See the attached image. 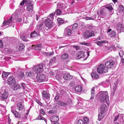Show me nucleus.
<instances>
[{
    "mask_svg": "<svg viewBox=\"0 0 124 124\" xmlns=\"http://www.w3.org/2000/svg\"><path fill=\"white\" fill-rule=\"evenodd\" d=\"M44 24V23L43 22L39 24L36 28L35 31L31 33V37L32 38L36 37L39 35L40 31H45L46 26H45Z\"/></svg>",
    "mask_w": 124,
    "mask_h": 124,
    "instance_id": "nucleus-1",
    "label": "nucleus"
},
{
    "mask_svg": "<svg viewBox=\"0 0 124 124\" xmlns=\"http://www.w3.org/2000/svg\"><path fill=\"white\" fill-rule=\"evenodd\" d=\"M108 93L107 91H101L97 95L99 98L101 100L102 102L106 103L108 105L109 104V96L108 95Z\"/></svg>",
    "mask_w": 124,
    "mask_h": 124,
    "instance_id": "nucleus-2",
    "label": "nucleus"
},
{
    "mask_svg": "<svg viewBox=\"0 0 124 124\" xmlns=\"http://www.w3.org/2000/svg\"><path fill=\"white\" fill-rule=\"evenodd\" d=\"M113 9L111 5L110 4H108L105 6L102 7L100 10L101 14L103 16L107 15L108 10L111 11Z\"/></svg>",
    "mask_w": 124,
    "mask_h": 124,
    "instance_id": "nucleus-3",
    "label": "nucleus"
},
{
    "mask_svg": "<svg viewBox=\"0 0 124 124\" xmlns=\"http://www.w3.org/2000/svg\"><path fill=\"white\" fill-rule=\"evenodd\" d=\"M32 70L36 74L42 72L44 70L43 64L41 63L37 65L34 66Z\"/></svg>",
    "mask_w": 124,
    "mask_h": 124,
    "instance_id": "nucleus-4",
    "label": "nucleus"
},
{
    "mask_svg": "<svg viewBox=\"0 0 124 124\" xmlns=\"http://www.w3.org/2000/svg\"><path fill=\"white\" fill-rule=\"evenodd\" d=\"M97 71L99 73L102 74L108 72L107 68L105 67L103 64H100L97 67Z\"/></svg>",
    "mask_w": 124,
    "mask_h": 124,
    "instance_id": "nucleus-5",
    "label": "nucleus"
},
{
    "mask_svg": "<svg viewBox=\"0 0 124 124\" xmlns=\"http://www.w3.org/2000/svg\"><path fill=\"white\" fill-rule=\"evenodd\" d=\"M25 4L26 5V10L32 12L33 10V4L32 3V1L30 0H26Z\"/></svg>",
    "mask_w": 124,
    "mask_h": 124,
    "instance_id": "nucleus-6",
    "label": "nucleus"
},
{
    "mask_svg": "<svg viewBox=\"0 0 124 124\" xmlns=\"http://www.w3.org/2000/svg\"><path fill=\"white\" fill-rule=\"evenodd\" d=\"M46 78L45 76L42 74L38 75L36 77L37 81L39 83L44 81L45 80Z\"/></svg>",
    "mask_w": 124,
    "mask_h": 124,
    "instance_id": "nucleus-7",
    "label": "nucleus"
},
{
    "mask_svg": "<svg viewBox=\"0 0 124 124\" xmlns=\"http://www.w3.org/2000/svg\"><path fill=\"white\" fill-rule=\"evenodd\" d=\"M14 19V16H12L11 17L8 19L7 21H4L3 23V25L4 26L9 25L12 23Z\"/></svg>",
    "mask_w": 124,
    "mask_h": 124,
    "instance_id": "nucleus-8",
    "label": "nucleus"
},
{
    "mask_svg": "<svg viewBox=\"0 0 124 124\" xmlns=\"http://www.w3.org/2000/svg\"><path fill=\"white\" fill-rule=\"evenodd\" d=\"M52 21L50 18H47L45 19V23L46 25V26L50 28L52 26Z\"/></svg>",
    "mask_w": 124,
    "mask_h": 124,
    "instance_id": "nucleus-9",
    "label": "nucleus"
},
{
    "mask_svg": "<svg viewBox=\"0 0 124 124\" xmlns=\"http://www.w3.org/2000/svg\"><path fill=\"white\" fill-rule=\"evenodd\" d=\"M73 31H72L71 27L69 26L67 27L65 30L64 32V34L66 36L67 35H69L73 32Z\"/></svg>",
    "mask_w": 124,
    "mask_h": 124,
    "instance_id": "nucleus-10",
    "label": "nucleus"
},
{
    "mask_svg": "<svg viewBox=\"0 0 124 124\" xmlns=\"http://www.w3.org/2000/svg\"><path fill=\"white\" fill-rule=\"evenodd\" d=\"M115 62L112 60H110L107 62L105 64L106 68H111L114 64Z\"/></svg>",
    "mask_w": 124,
    "mask_h": 124,
    "instance_id": "nucleus-11",
    "label": "nucleus"
},
{
    "mask_svg": "<svg viewBox=\"0 0 124 124\" xmlns=\"http://www.w3.org/2000/svg\"><path fill=\"white\" fill-rule=\"evenodd\" d=\"M16 81L14 78L13 76L9 77L8 79L7 83L10 85L14 84Z\"/></svg>",
    "mask_w": 124,
    "mask_h": 124,
    "instance_id": "nucleus-12",
    "label": "nucleus"
},
{
    "mask_svg": "<svg viewBox=\"0 0 124 124\" xmlns=\"http://www.w3.org/2000/svg\"><path fill=\"white\" fill-rule=\"evenodd\" d=\"M107 109V106L105 104L103 103L101 106L100 110L101 112V113L102 114H103L106 111Z\"/></svg>",
    "mask_w": 124,
    "mask_h": 124,
    "instance_id": "nucleus-13",
    "label": "nucleus"
},
{
    "mask_svg": "<svg viewBox=\"0 0 124 124\" xmlns=\"http://www.w3.org/2000/svg\"><path fill=\"white\" fill-rule=\"evenodd\" d=\"M84 52L82 51H79L76 55V58L78 59H79L83 57L84 55Z\"/></svg>",
    "mask_w": 124,
    "mask_h": 124,
    "instance_id": "nucleus-14",
    "label": "nucleus"
},
{
    "mask_svg": "<svg viewBox=\"0 0 124 124\" xmlns=\"http://www.w3.org/2000/svg\"><path fill=\"white\" fill-rule=\"evenodd\" d=\"M92 31H91L90 33V31L87 30L84 32V37L87 39L89 38L90 37H91L92 36Z\"/></svg>",
    "mask_w": 124,
    "mask_h": 124,
    "instance_id": "nucleus-15",
    "label": "nucleus"
},
{
    "mask_svg": "<svg viewBox=\"0 0 124 124\" xmlns=\"http://www.w3.org/2000/svg\"><path fill=\"white\" fill-rule=\"evenodd\" d=\"M17 109H18L19 111H20L24 109V105L22 104V102H21L17 103Z\"/></svg>",
    "mask_w": 124,
    "mask_h": 124,
    "instance_id": "nucleus-16",
    "label": "nucleus"
},
{
    "mask_svg": "<svg viewBox=\"0 0 124 124\" xmlns=\"http://www.w3.org/2000/svg\"><path fill=\"white\" fill-rule=\"evenodd\" d=\"M63 77V74L61 73L57 74L55 76V78L59 81H60L62 80Z\"/></svg>",
    "mask_w": 124,
    "mask_h": 124,
    "instance_id": "nucleus-17",
    "label": "nucleus"
},
{
    "mask_svg": "<svg viewBox=\"0 0 124 124\" xmlns=\"http://www.w3.org/2000/svg\"><path fill=\"white\" fill-rule=\"evenodd\" d=\"M73 78V76L69 74H66L64 75L63 74V78L66 80H69Z\"/></svg>",
    "mask_w": 124,
    "mask_h": 124,
    "instance_id": "nucleus-18",
    "label": "nucleus"
},
{
    "mask_svg": "<svg viewBox=\"0 0 124 124\" xmlns=\"http://www.w3.org/2000/svg\"><path fill=\"white\" fill-rule=\"evenodd\" d=\"M13 15H14V19L16 20V22L19 23L22 21V19L18 18V16L17 13H15Z\"/></svg>",
    "mask_w": 124,
    "mask_h": 124,
    "instance_id": "nucleus-19",
    "label": "nucleus"
},
{
    "mask_svg": "<svg viewBox=\"0 0 124 124\" xmlns=\"http://www.w3.org/2000/svg\"><path fill=\"white\" fill-rule=\"evenodd\" d=\"M59 119V116L57 115H55L50 118V120L52 122L55 123L57 122Z\"/></svg>",
    "mask_w": 124,
    "mask_h": 124,
    "instance_id": "nucleus-20",
    "label": "nucleus"
},
{
    "mask_svg": "<svg viewBox=\"0 0 124 124\" xmlns=\"http://www.w3.org/2000/svg\"><path fill=\"white\" fill-rule=\"evenodd\" d=\"M8 95V92L5 91L0 96V97L2 100H5L7 99Z\"/></svg>",
    "mask_w": 124,
    "mask_h": 124,
    "instance_id": "nucleus-21",
    "label": "nucleus"
},
{
    "mask_svg": "<svg viewBox=\"0 0 124 124\" xmlns=\"http://www.w3.org/2000/svg\"><path fill=\"white\" fill-rule=\"evenodd\" d=\"M43 97H44L48 99L49 98V94L47 93L46 91H43L42 92Z\"/></svg>",
    "mask_w": 124,
    "mask_h": 124,
    "instance_id": "nucleus-22",
    "label": "nucleus"
},
{
    "mask_svg": "<svg viewBox=\"0 0 124 124\" xmlns=\"http://www.w3.org/2000/svg\"><path fill=\"white\" fill-rule=\"evenodd\" d=\"M117 30V31H120V32H124V28L122 27V24H119L118 25Z\"/></svg>",
    "mask_w": 124,
    "mask_h": 124,
    "instance_id": "nucleus-23",
    "label": "nucleus"
},
{
    "mask_svg": "<svg viewBox=\"0 0 124 124\" xmlns=\"http://www.w3.org/2000/svg\"><path fill=\"white\" fill-rule=\"evenodd\" d=\"M12 112L15 115V117L17 118H19L20 117V115L17 111L15 110H13L12 111Z\"/></svg>",
    "mask_w": 124,
    "mask_h": 124,
    "instance_id": "nucleus-24",
    "label": "nucleus"
},
{
    "mask_svg": "<svg viewBox=\"0 0 124 124\" xmlns=\"http://www.w3.org/2000/svg\"><path fill=\"white\" fill-rule=\"evenodd\" d=\"M69 55L67 53H65L62 54L61 56V58L63 60H66L68 58Z\"/></svg>",
    "mask_w": 124,
    "mask_h": 124,
    "instance_id": "nucleus-25",
    "label": "nucleus"
},
{
    "mask_svg": "<svg viewBox=\"0 0 124 124\" xmlns=\"http://www.w3.org/2000/svg\"><path fill=\"white\" fill-rule=\"evenodd\" d=\"M57 104L59 106L63 107L66 106L67 104L66 103L60 101H59L57 102Z\"/></svg>",
    "mask_w": 124,
    "mask_h": 124,
    "instance_id": "nucleus-26",
    "label": "nucleus"
},
{
    "mask_svg": "<svg viewBox=\"0 0 124 124\" xmlns=\"http://www.w3.org/2000/svg\"><path fill=\"white\" fill-rule=\"evenodd\" d=\"M82 88L81 86L80 85H78L76 86L75 88L76 91L78 92H80L82 90Z\"/></svg>",
    "mask_w": 124,
    "mask_h": 124,
    "instance_id": "nucleus-27",
    "label": "nucleus"
},
{
    "mask_svg": "<svg viewBox=\"0 0 124 124\" xmlns=\"http://www.w3.org/2000/svg\"><path fill=\"white\" fill-rule=\"evenodd\" d=\"M116 33L114 31H111L109 34V36L110 37H113L116 36Z\"/></svg>",
    "mask_w": 124,
    "mask_h": 124,
    "instance_id": "nucleus-28",
    "label": "nucleus"
},
{
    "mask_svg": "<svg viewBox=\"0 0 124 124\" xmlns=\"http://www.w3.org/2000/svg\"><path fill=\"white\" fill-rule=\"evenodd\" d=\"M115 117L114 119V121H116L118 119L119 115V114L118 112H115L113 114Z\"/></svg>",
    "mask_w": 124,
    "mask_h": 124,
    "instance_id": "nucleus-29",
    "label": "nucleus"
},
{
    "mask_svg": "<svg viewBox=\"0 0 124 124\" xmlns=\"http://www.w3.org/2000/svg\"><path fill=\"white\" fill-rule=\"evenodd\" d=\"M18 49L20 51L22 50L24 47V45L22 43H20L18 44Z\"/></svg>",
    "mask_w": 124,
    "mask_h": 124,
    "instance_id": "nucleus-30",
    "label": "nucleus"
},
{
    "mask_svg": "<svg viewBox=\"0 0 124 124\" xmlns=\"http://www.w3.org/2000/svg\"><path fill=\"white\" fill-rule=\"evenodd\" d=\"M37 119L39 120H43L44 121L46 122V124H47V120L46 119H45L43 117H42L40 115H39L37 117Z\"/></svg>",
    "mask_w": 124,
    "mask_h": 124,
    "instance_id": "nucleus-31",
    "label": "nucleus"
},
{
    "mask_svg": "<svg viewBox=\"0 0 124 124\" xmlns=\"http://www.w3.org/2000/svg\"><path fill=\"white\" fill-rule=\"evenodd\" d=\"M77 23H75L73 24L72 26H69L71 27L72 31H74V30H75L77 28Z\"/></svg>",
    "mask_w": 124,
    "mask_h": 124,
    "instance_id": "nucleus-32",
    "label": "nucleus"
},
{
    "mask_svg": "<svg viewBox=\"0 0 124 124\" xmlns=\"http://www.w3.org/2000/svg\"><path fill=\"white\" fill-rule=\"evenodd\" d=\"M35 50H40L42 47V45L41 44H39L35 45Z\"/></svg>",
    "mask_w": 124,
    "mask_h": 124,
    "instance_id": "nucleus-33",
    "label": "nucleus"
},
{
    "mask_svg": "<svg viewBox=\"0 0 124 124\" xmlns=\"http://www.w3.org/2000/svg\"><path fill=\"white\" fill-rule=\"evenodd\" d=\"M57 22L59 25H61L63 24L64 22L62 18H58L57 19Z\"/></svg>",
    "mask_w": 124,
    "mask_h": 124,
    "instance_id": "nucleus-34",
    "label": "nucleus"
},
{
    "mask_svg": "<svg viewBox=\"0 0 124 124\" xmlns=\"http://www.w3.org/2000/svg\"><path fill=\"white\" fill-rule=\"evenodd\" d=\"M54 54V52L52 51L51 52H46L45 54L47 56H51L53 55Z\"/></svg>",
    "mask_w": 124,
    "mask_h": 124,
    "instance_id": "nucleus-35",
    "label": "nucleus"
},
{
    "mask_svg": "<svg viewBox=\"0 0 124 124\" xmlns=\"http://www.w3.org/2000/svg\"><path fill=\"white\" fill-rule=\"evenodd\" d=\"M84 120V124H87L89 123V119L87 117H84L83 118Z\"/></svg>",
    "mask_w": 124,
    "mask_h": 124,
    "instance_id": "nucleus-36",
    "label": "nucleus"
},
{
    "mask_svg": "<svg viewBox=\"0 0 124 124\" xmlns=\"http://www.w3.org/2000/svg\"><path fill=\"white\" fill-rule=\"evenodd\" d=\"M56 57H53L50 61L49 63V64H50L51 63L55 62L56 61Z\"/></svg>",
    "mask_w": 124,
    "mask_h": 124,
    "instance_id": "nucleus-37",
    "label": "nucleus"
},
{
    "mask_svg": "<svg viewBox=\"0 0 124 124\" xmlns=\"http://www.w3.org/2000/svg\"><path fill=\"white\" fill-rule=\"evenodd\" d=\"M33 74V73L31 71H30L26 73V75L27 76L29 77H31Z\"/></svg>",
    "mask_w": 124,
    "mask_h": 124,
    "instance_id": "nucleus-38",
    "label": "nucleus"
},
{
    "mask_svg": "<svg viewBox=\"0 0 124 124\" xmlns=\"http://www.w3.org/2000/svg\"><path fill=\"white\" fill-rule=\"evenodd\" d=\"M105 46L107 50H110L114 48V46L110 45L109 44L107 45V46Z\"/></svg>",
    "mask_w": 124,
    "mask_h": 124,
    "instance_id": "nucleus-39",
    "label": "nucleus"
},
{
    "mask_svg": "<svg viewBox=\"0 0 124 124\" xmlns=\"http://www.w3.org/2000/svg\"><path fill=\"white\" fill-rule=\"evenodd\" d=\"M8 73L4 72L3 73L2 77V78H4L7 77L8 75Z\"/></svg>",
    "mask_w": 124,
    "mask_h": 124,
    "instance_id": "nucleus-40",
    "label": "nucleus"
},
{
    "mask_svg": "<svg viewBox=\"0 0 124 124\" xmlns=\"http://www.w3.org/2000/svg\"><path fill=\"white\" fill-rule=\"evenodd\" d=\"M55 14L57 15H59L62 13V12L60 9H57L55 11Z\"/></svg>",
    "mask_w": 124,
    "mask_h": 124,
    "instance_id": "nucleus-41",
    "label": "nucleus"
},
{
    "mask_svg": "<svg viewBox=\"0 0 124 124\" xmlns=\"http://www.w3.org/2000/svg\"><path fill=\"white\" fill-rule=\"evenodd\" d=\"M55 14V12H53L51 14H50L49 16L51 18V19H50L51 20H52L54 19V16Z\"/></svg>",
    "mask_w": 124,
    "mask_h": 124,
    "instance_id": "nucleus-42",
    "label": "nucleus"
},
{
    "mask_svg": "<svg viewBox=\"0 0 124 124\" xmlns=\"http://www.w3.org/2000/svg\"><path fill=\"white\" fill-rule=\"evenodd\" d=\"M119 7V11L122 12L123 11L124 8L122 5H119L118 6Z\"/></svg>",
    "mask_w": 124,
    "mask_h": 124,
    "instance_id": "nucleus-43",
    "label": "nucleus"
},
{
    "mask_svg": "<svg viewBox=\"0 0 124 124\" xmlns=\"http://www.w3.org/2000/svg\"><path fill=\"white\" fill-rule=\"evenodd\" d=\"M21 39L23 41L27 42L28 40L27 39L26 37L24 36H22L21 37Z\"/></svg>",
    "mask_w": 124,
    "mask_h": 124,
    "instance_id": "nucleus-44",
    "label": "nucleus"
},
{
    "mask_svg": "<svg viewBox=\"0 0 124 124\" xmlns=\"http://www.w3.org/2000/svg\"><path fill=\"white\" fill-rule=\"evenodd\" d=\"M20 87V85L18 84H16L14 86V89L15 90H16L19 89Z\"/></svg>",
    "mask_w": 124,
    "mask_h": 124,
    "instance_id": "nucleus-45",
    "label": "nucleus"
},
{
    "mask_svg": "<svg viewBox=\"0 0 124 124\" xmlns=\"http://www.w3.org/2000/svg\"><path fill=\"white\" fill-rule=\"evenodd\" d=\"M94 43L97 44L98 45L100 46H101L103 45L101 42V40L100 41H99L97 42L96 43L94 42Z\"/></svg>",
    "mask_w": 124,
    "mask_h": 124,
    "instance_id": "nucleus-46",
    "label": "nucleus"
},
{
    "mask_svg": "<svg viewBox=\"0 0 124 124\" xmlns=\"http://www.w3.org/2000/svg\"><path fill=\"white\" fill-rule=\"evenodd\" d=\"M80 44L82 45H84L85 46H88L89 45L90 43H86L85 42H82L79 43Z\"/></svg>",
    "mask_w": 124,
    "mask_h": 124,
    "instance_id": "nucleus-47",
    "label": "nucleus"
},
{
    "mask_svg": "<svg viewBox=\"0 0 124 124\" xmlns=\"http://www.w3.org/2000/svg\"><path fill=\"white\" fill-rule=\"evenodd\" d=\"M102 114L101 113H100L99 114L98 117L99 119V120L100 121L103 118V116H102Z\"/></svg>",
    "mask_w": 124,
    "mask_h": 124,
    "instance_id": "nucleus-48",
    "label": "nucleus"
},
{
    "mask_svg": "<svg viewBox=\"0 0 124 124\" xmlns=\"http://www.w3.org/2000/svg\"><path fill=\"white\" fill-rule=\"evenodd\" d=\"M124 52L122 50H121L119 52V54L121 57H122L124 55Z\"/></svg>",
    "mask_w": 124,
    "mask_h": 124,
    "instance_id": "nucleus-49",
    "label": "nucleus"
},
{
    "mask_svg": "<svg viewBox=\"0 0 124 124\" xmlns=\"http://www.w3.org/2000/svg\"><path fill=\"white\" fill-rule=\"evenodd\" d=\"M83 124V122L82 120L80 119L78 121L77 124Z\"/></svg>",
    "mask_w": 124,
    "mask_h": 124,
    "instance_id": "nucleus-50",
    "label": "nucleus"
},
{
    "mask_svg": "<svg viewBox=\"0 0 124 124\" xmlns=\"http://www.w3.org/2000/svg\"><path fill=\"white\" fill-rule=\"evenodd\" d=\"M20 77L22 78L24 77V74L23 72H21L20 73Z\"/></svg>",
    "mask_w": 124,
    "mask_h": 124,
    "instance_id": "nucleus-51",
    "label": "nucleus"
},
{
    "mask_svg": "<svg viewBox=\"0 0 124 124\" xmlns=\"http://www.w3.org/2000/svg\"><path fill=\"white\" fill-rule=\"evenodd\" d=\"M26 1V0H23L20 3V6H19V7L20 8V6L21 5L22 6L23 5L24 3H25V2Z\"/></svg>",
    "mask_w": 124,
    "mask_h": 124,
    "instance_id": "nucleus-52",
    "label": "nucleus"
},
{
    "mask_svg": "<svg viewBox=\"0 0 124 124\" xmlns=\"http://www.w3.org/2000/svg\"><path fill=\"white\" fill-rule=\"evenodd\" d=\"M40 112L43 115H44L45 114V112L44 110V109H41Z\"/></svg>",
    "mask_w": 124,
    "mask_h": 124,
    "instance_id": "nucleus-53",
    "label": "nucleus"
},
{
    "mask_svg": "<svg viewBox=\"0 0 124 124\" xmlns=\"http://www.w3.org/2000/svg\"><path fill=\"white\" fill-rule=\"evenodd\" d=\"M59 98V95L58 94H56L54 98V100L56 101H57Z\"/></svg>",
    "mask_w": 124,
    "mask_h": 124,
    "instance_id": "nucleus-54",
    "label": "nucleus"
},
{
    "mask_svg": "<svg viewBox=\"0 0 124 124\" xmlns=\"http://www.w3.org/2000/svg\"><path fill=\"white\" fill-rule=\"evenodd\" d=\"M93 76L96 79H97L98 78V75L95 73H93Z\"/></svg>",
    "mask_w": 124,
    "mask_h": 124,
    "instance_id": "nucleus-55",
    "label": "nucleus"
},
{
    "mask_svg": "<svg viewBox=\"0 0 124 124\" xmlns=\"http://www.w3.org/2000/svg\"><path fill=\"white\" fill-rule=\"evenodd\" d=\"M21 86L23 89H25L26 87V85L25 83H23L22 84Z\"/></svg>",
    "mask_w": 124,
    "mask_h": 124,
    "instance_id": "nucleus-56",
    "label": "nucleus"
},
{
    "mask_svg": "<svg viewBox=\"0 0 124 124\" xmlns=\"http://www.w3.org/2000/svg\"><path fill=\"white\" fill-rule=\"evenodd\" d=\"M101 41L102 44H103V43H108V42L107 40H101Z\"/></svg>",
    "mask_w": 124,
    "mask_h": 124,
    "instance_id": "nucleus-57",
    "label": "nucleus"
},
{
    "mask_svg": "<svg viewBox=\"0 0 124 124\" xmlns=\"http://www.w3.org/2000/svg\"><path fill=\"white\" fill-rule=\"evenodd\" d=\"M85 19L86 20H93L92 18L89 17H85Z\"/></svg>",
    "mask_w": 124,
    "mask_h": 124,
    "instance_id": "nucleus-58",
    "label": "nucleus"
},
{
    "mask_svg": "<svg viewBox=\"0 0 124 124\" xmlns=\"http://www.w3.org/2000/svg\"><path fill=\"white\" fill-rule=\"evenodd\" d=\"M36 102H37L40 105H42V103L40 102L38 100H36Z\"/></svg>",
    "mask_w": 124,
    "mask_h": 124,
    "instance_id": "nucleus-59",
    "label": "nucleus"
},
{
    "mask_svg": "<svg viewBox=\"0 0 124 124\" xmlns=\"http://www.w3.org/2000/svg\"><path fill=\"white\" fill-rule=\"evenodd\" d=\"M49 74L51 76L54 75V73L52 71H50L49 73Z\"/></svg>",
    "mask_w": 124,
    "mask_h": 124,
    "instance_id": "nucleus-60",
    "label": "nucleus"
},
{
    "mask_svg": "<svg viewBox=\"0 0 124 124\" xmlns=\"http://www.w3.org/2000/svg\"><path fill=\"white\" fill-rule=\"evenodd\" d=\"M3 46V45L2 41L0 40V47H2Z\"/></svg>",
    "mask_w": 124,
    "mask_h": 124,
    "instance_id": "nucleus-61",
    "label": "nucleus"
},
{
    "mask_svg": "<svg viewBox=\"0 0 124 124\" xmlns=\"http://www.w3.org/2000/svg\"><path fill=\"white\" fill-rule=\"evenodd\" d=\"M74 47L77 50L79 49L80 48L79 47V46H74Z\"/></svg>",
    "mask_w": 124,
    "mask_h": 124,
    "instance_id": "nucleus-62",
    "label": "nucleus"
},
{
    "mask_svg": "<svg viewBox=\"0 0 124 124\" xmlns=\"http://www.w3.org/2000/svg\"><path fill=\"white\" fill-rule=\"evenodd\" d=\"M111 30H112V29H108V30H107V33L111 31Z\"/></svg>",
    "mask_w": 124,
    "mask_h": 124,
    "instance_id": "nucleus-63",
    "label": "nucleus"
},
{
    "mask_svg": "<svg viewBox=\"0 0 124 124\" xmlns=\"http://www.w3.org/2000/svg\"><path fill=\"white\" fill-rule=\"evenodd\" d=\"M52 124H59L58 122H55V123L52 122Z\"/></svg>",
    "mask_w": 124,
    "mask_h": 124,
    "instance_id": "nucleus-64",
    "label": "nucleus"
}]
</instances>
